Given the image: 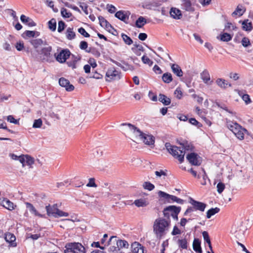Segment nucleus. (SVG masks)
<instances>
[{
	"label": "nucleus",
	"mask_w": 253,
	"mask_h": 253,
	"mask_svg": "<svg viewBox=\"0 0 253 253\" xmlns=\"http://www.w3.org/2000/svg\"><path fill=\"white\" fill-rule=\"evenodd\" d=\"M225 28L226 29H232L233 30H236L237 29V27L233 25L231 23L228 22L225 26Z\"/></svg>",
	"instance_id": "obj_63"
},
{
	"label": "nucleus",
	"mask_w": 253,
	"mask_h": 253,
	"mask_svg": "<svg viewBox=\"0 0 253 253\" xmlns=\"http://www.w3.org/2000/svg\"><path fill=\"white\" fill-rule=\"evenodd\" d=\"M247 131V129L242 127V129L238 130L235 135L240 140H243L244 138V132Z\"/></svg>",
	"instance_id": "obj_41"
},
{
	"label": "nucleus",
	"mask_w": 253,
	"mask_h": 253,
	"mask_svg": "<svg viewBox=\"0 0 253 253\" xmlns=\"http://www.w3.org/2000/svg\"><path fill=\"white\" fill-rule=\"evenodd\" d=\"M182 8L186 11H190L193 10L191 1L189 0H181Z\"/></svg>",
	"instance_id": "obj_26"
},
{
	"label": "nucleus",
	"mask_w": 253,
	"mask_h": 253,
	"mask_svg": "<svg viewBox=\"0 0 253 253\" xmlns=\"http://www.w3.org/2000/svg\"><path fill=\"white\" fill-rule=\"evenodd\" d=\"M86 186L93 187H97V185L95 183V179L94 178H90L89 179V182L87 184Z\"/></svg>",
	"instance_id": "obj_60"
},
{
	"label": "nucleus",
	"mask_w": 253,
	"mask_h": 253,
	"mask_svg": "<svg viewBox=\"0 0 253 253\" xmlns=\"http://www.w3.org/2000/svg\"><path fill=\"white\" fill-rule=\"evenodd\" d=\"M174 94L178 99H181L182 96V92L180 88H177L174 91Z\"/></svg>",
	"instance_id": "obj_62"
},
{
	"label": "nucleus",
	"mask_w": 253,
	"mask_h": 253,
	"mask_svg": "<svg viewBox=\"0 0 253 253\" xmlns=\"http://www.w3.org/2000/svg\"><path fill=\"white\" fill-rule=\"evenodd\" d=\"M45 209L47 211V214L48 216H52L54 217V215L57 209V204H54L52 206H46L45 207Z\"/></svg>",
	"instance_id": "obj_21"
},
{
	"label": "nucleus",
	"mask_w": 253,
	"mask_h": 253,
	"mask_svg": "<svg viewBox=\"0 0 253 253\" xmlns=\"http://www.w3.org/2000/svg\"><path fill=\"white\" fill-rule=\"evenodd\" d=\"M147 23L146 19L140 16L135 22L136 27L139 28H142Z\"/></svg>",
	"instance_id": "obj_35"
},
{
	"label": "nucleus",
	"mask_w": 253,
	"mask_h": 253,
	"mask_svg": "<svg viewBox=\"0 0 253 253\" xmlns=\"http://www.w3.org/2000/svg\"><path fill=\"white\" fill-rule=\"evenodd\" d=\"M158 194L160 197L163 198L165 199L167 203H171L172 202H176L180 204H183L184 203L183 200L175 196L167 194L165 192L159 191Z\"/></svg>",
	"instance_id": "obj_6"
},
{
	"label": "nucleus",
	"mask_w": 253,
	"mask_h": 253,
	"mask_svg": "<svg viewBox=\"0 0 253 253\" xmlns=\"http://www.w3.org/2000/svg\"><path fill=\"white\" fill-rule=\"evenodd\" d=\"M100 25L101 27H104L106 26L108 21L102 16H99L98 17Z\"/></svg>",
	"instance_id": "obj_54"
},
{
	"label": "nucleus",
	"mask_w": 253,
	"mask_h": 253,
	"mask_svg": "<svg viewBox=\"0 0 253 253\" xmlns=\"http://www.w3.org/2000/svg\"><path fill=\"white\" fill-rule=\"evenodd\" d=\"M239 125L238 123L236 122H233L230 121H227L226 122V126L227 127L233 132L234 129L236 128V126L235 125Z\"/></svg>",
	"instance_id": "obj_43"
},
{
	"label": "nucleus",
	"mask_w": 253,
	"mask_h": 253,
	"mask_svg": "<svg viewBox=\"0 0 253 253\" xmlns=\"http://www.w3.org/2000/svg\"><path fill=\"white\" fill-rule=\"evenodd\" d=\"M66 37L69 40H72L75 39L76 34L73 31V28L69 27L66 30Z\"/></svg>",
	"instance_id": "obj_27"
},
{
	"label": "nucleus",
	"mask_w": 253,
	"mask_h": 253,
	"mask_svg": "<svg viewBox=\"0 0 253 253\" xmlns=\"http://www.w3.org/2000/svg\"><path fill=\"white\" fill-rule=\"evenodd\" d=\"M170 220L163 217L157 218L153 224V232L157 238L161 239L165 237L169 231Z\"/></svg>",
	"instance_id": "obj_1"
},
{
	"label": "nucleus",
	"mask_w": 253,
	"mask_h": 253,
	"mask_svg": "<svg viewBox=\"0 0 253 253\" xmlns=\"http://www.w3.org/2000/svg\"><path fill=\"white\" fill-rule=\"evenodd\" d=\"M112 243L116 244V245L118 246L119 250L123 248L127 249L129 246V244L126 241L124 240H117L116 236L111 237L107 245H111Z\"/></svg>",
	"instance_id": "obj_7"
},
{
	"label": "nucleus",
	"mask_w": 253,
	"mask_h": 253,
	"mask_svg": "<svg viewBox=\"0 0 253 253\" xmlns=\"http://www.w3.org/2000/svg\"><path fill=\"white\" fill-rule=\"evenodd\" d=\"M61 14L64 18H70L72 16V13L68 11V10L65 8H62L61 9Z\"/></svg>",
	"instance_id": "obj_47"
},
{
	"label": "nucleus",
	"mask_w": 253,
	"mask_h": 253,
	"mask_svg": "<svg viewBox=\"0 0 253 253\" xmlns=\"http://www.w3.org/2000/svg\"><path fill=\"white\" fill-rule=\"evenodd\" d=\"M121 126H126L127 130L132 132L136 137L139 138L145 144L150 145L154 144V137L152 135L144 133L135 126L129 123H123Z\"/></svg>",
	"instance_id": "obj_2"
},
{
	"label": "nucleus",
	"mask_w": 253,
	"mask_h": 253,
	"mask_svg": "<svg viewBox=\"0 0 253 253\" xmlns=\"http://www.w3.org/2000/svg\"><path fill=\"white\" fill-rule=\"evenodd\" d=\"M65 253H85V248L80 243H70L66 245Z\"/></svg>",
	"instance_id": "obj_4"
},
{
	"label": "nucleus",
	"mask_w": 253,
	"mask_h": 253,
	"mask_svg": "<svg viewBox=\"0 0 253 253\" xmlns=\"http://www.w3.org/2000/svg\"><path fill=\"white\" fill-rule=\"evenodd\" d=\"M242 44L244 47H248L251 44L250 41L248 38L244 37L242 40Z\"/></svg>",
	"instance_id": "obj_55"
},
{
	"label": "nucleus",
	"mask_w": 253,
	"mask_h": 253,
	"mask_svg": "<svg viewBox=\"0 0 253 253\" xmlns=\"http://www.w3.org/2000/svg\"><path fill=\"white\" fill-rule=\"evenodd\" d=\"M242 221L237 222L234 223L231 227V234L233 235L237 239L242 238L245 232Z\"/></svg>",
	"instance_id": "obj_5"
},
{
	"label": "nucleus",
	"mask_w": 253,
	"mask_h": 253,
	"mask_svg": "<svg viewBox=\"0 0 253 253\" xmlns=\"http://www.w3.org/2000/svg\"><path fill=\"white\" fill-rule=\"evenodd\" d=\"M26 208L29 210V211L32 213L34 214L36 216L42 217V215L40 214L32 204L30 203H25Z\"/></svg>",
	"instance_id": "obj_31"
},
{
	"label": "nucleus",
	"mask_w": 253,
	"mask_h": 253,
	"mask_svg": "<svg viewBox=\"0 0 253 253\" xmlns=\"http://www.w3.org/2000/svg\"><path fill=\"white\" fill-rule=\"evenodd\" d=\"M42 47L41 50V54L42 55V61L50 62L52 59L51 51L52 48L51 46L48 45Z\"/></svg>",
	"instance_id": "obj_8"
},
{
	"label": "nucleus",
	"mask_w": 253,
	"mask_h": 253,
	"mask_svg": "<svg viewBox=\"0 0 253 253\" xmlns=\"http://www.w3.org/2000/svg\"><path fill=\"white\" fill-rule=\"evenodd\" d=\"M238 94L242 97L246 104H249L251 102L250 96L247 94H245L243 90L238 91Z\"/></svg>",
	"instance_id": "obj_33"
},
{
	"label": "nucleus",
	"mask_w": 253,
	"mask_h": 253,
	"mask_svg": "<svg viewBox=\"0 0 253 253\" xmlns=\"http://www.w3.org/2000/svg\"><path fill=\"white\" fill-rule=\"evenodd\" d=\"M220 211L219 208L216 207L209 210L207 212L206 217L207 218H210L212 216L218 213Z\"/></svg>",
	"instance_id": "obj_36"
},
{
	"label": "nucleus",
	"mask_w": 253,
	"mask_h": 253,
	"mask_svg": "<svg viewBox=\"0 0 253 253\" xmlns=\"http://www.w3.org/2000/svg\"><path fill=\"white\" fill-rule=\"evenodd\" d=\"M190 203L193 206L194 210L204 211L207 207V204L196 201L192 198L190 199Z\"/></svg>",
	"instance_id": "obj_11"
},
{
	"label": "nucleus",
	"mask_w": 253,
	"mask_h": 253,
	"mask_svg": "<svg viewBox=\"0 0 253 253\" xmlns=\"http://www.w3.org/2000/svg\"><path fill=\"white\" fill-rule=\"evenodd\" d=\"M202 235H203L204 241L208 243L211 251H212L211 244L210 238V237H209L208 232L205 231H203L202 232Z\"/></svg>",
	"instance_id": "obj_39"
},
{
	"label": "nucleus",
	"mask_w": 253,
	"mask_h": 253,
	"mask_svg": "<svg viewBox=\"0 0 253 253\" xmlns=\"http://www.w3.org/2000/svg\"><path fill=\"white\" fill-rule=\"evenodd\" d=\"M159 100L165 105H169L170 104V99L164 94H160Z\"/></svg>",
	"instance_id": "obj_29"
},
{
	"label": "nucleus",
	"mask_w": 253,
	"mask_h": 253,
	"mask_svg": "<svg viewBox=\"0 0 253 253\" xmlns=\"http://www.w3.org/2000/svg\"><path fill=\"white\" fill-rule=\"evenodd\" d=\"M242 28L244 30L246 31H252L253 29L252 22H249L248 19L244 20L242 22Z\"/></svg>",
	"instance_id": "obj_32"
},
{
	"label": "nucleus",
	"mask_w": 253,
	"mask_h": 253,
	"mask_svg": "<svg viewBox=\"0 0 253 253\" xmlns=\"http://www.w3.org/2000/svg\"><path fill=\"white\" fill-rule=\"evenodd\" d=\"M216 188L217 192L221 194L225 189V185L222 182H219L217 184Z\"/></svg>",
	"instance_id": "obj_51"
},
{
	"label": "nucleus",
	"mask_w": 253,
	"mask_h": 253,
	"mask_svg": "<svg viewBox=\"0 0 253 253\" xmlns=\"http://www.w3.org/2000/svg\"><path fill=\"white\" fill-rule=\"evenodd\" d=\"M88 47V43L85 41H82L80 42V47L81 49L85 50L86 51H88L86 49Z\"/></svg>",
	"instance_id": "obj_61"
},
{
	"label": "nucleus",
	"mask_w": 253,
	"mask_h": 253,
	"mask_svg": "<svg viewBox=\"0 0 253 253\" xmlns=\"http://www.w3.org/2000/svg\"><path fill=\"white\" fill-rule=\"evenodd\" d=\"M162 80L165 83L169 84L172 81L171 74L168 72L164 73L162 76Z\"/></svg>",
	"instance_id": "obj_37"
},
{
	"label": "nucleus",
	"mask_w": 253,
	"mask_h": 253,
	"mask_svg": "<svg viewBox=\"0 0 253 253\" xmlns=\"http://www.w3.org/2000/svg\"><path fill=\"white\" fill-rule=\"evenodd\" d=\"M176 208L177 209H179L180 211H181V208L180 207H176L175 206H169L167 207V210H169V212H170V215L172 216V215H174L175 212L174 211H175L176 210Z\"/></svg>",
	"instance_id": "obj_48"
},
{
	"label": "nucleus",
	"mask_w": 253,
	"mask_h": 253,
	"mask_svg": "<svg viewBox=\"0 0 253 253\" xmlns=\"http://www.w3.org/2000/svg\"><path fill=\"white\" fill-rule=\"evenodd\" d=\"M216 83L220 87L222 88H226L228 85L229 86H231L230 84H228L224 79L218 78L216 80Z\"/></svg>",
	"instance_id": "obj_28"
},
{
	"label": "nucleus",
	"mask_w": 253,
	"mask_h": 253,
	"mask_svg": "<svg viewBox=\"0 0 253 253\" xmlns=\"http://www.w3.org/2000/svg\"><path fill=\"white\" fill-rule=\"evenodd\" d=\"M169 13L170 16L175 19H180L182 17L181 11L175 7H172L170 9Z\"/></svg>",
	"instance_id": "obj_16"
},
{
	"label": "nucleus",
	"mask_w": 253,
	"mask_h": 253,
	"mask_svg": "<svg viewBox=\"0 0 253 253\" xmlns=\"http://www.w3.org/2000/svg\"><path fill=\"white\" fill-rule=\"evenodd\" d=\"M171 68L173 73L177 77H181L183 76V72L179 65L175 64H172Z\"/></svg>",
	"instance_id": "obj_22"
},
{
	"label": "nucleus",
	"mask_w": 253,
	"mask_h": 253,
	"mask_svg": "<svg viewBox=\"0 0 253 253\" xmlns=\"http://www.w3.org/2000/svg\"><path fill=\"white\" fill-rule=\"evenodd\" d=\"M25 160H26L25 165L26 164L30 166L33 165L34 163V159L28 155H26V158H25Z\"/></svg>",
	"instance_id": "obj_49"
},
{
	"label": "nucleus",
	"mask_w": 253,
	"mask_h": 253,
	"mask_svg": "<svg viewBox=\"0 0 253 253\" xmlns=\"http://www.w3.org/2000/svg\"><path fill=\"white\" fill-rule=\"evenodd\" d=\"M115 16L124 22H126V20L128 19L127 12L124 11H117L115 14Z\"/></svg>",
	"instance_id": "obj_20"
},
{
	"label": "nucleus",
	"mask_w": 253,
	"mask_h": 253,
	"mask_svg": "<svg viewBox=\"0 0 253 253\" xmlns=\"http://www.w3.org/2000/svg\"><path fill=\"white\" fill-rule=\"evenodd\" d=\"M59 84L60 86L65 87L68 91H71L74 89V86L70 84V82L68 80L64 78H61L59 79Z\"/></svg>",
	"instance_id": "obj_13"
},
{
	"label": "nucleus",
	"mask_w": 253,
	"mask_h": 253,
	"mask_svg": "<svg viewBox=\"0 0 253 253\" xmlns=\"http://www.w3.org/2000/svg\"><path fill=\"white\" fill-rule=\"evenodd\" d=\"M68 215H69V213L68 212L63 211L59 210L57 208L56 211L54 215V217L58 218L59 217H62V216L66 217V216H68Z\"/></svg>",
	"instance_id": "obj_42"
},
{
	"label": "nucleus",
	"mask_w": 253,
	"mask_h": 253,
	"mask_svg": "<svg viewBox=\"0 0 253 253\" xmlns=\"http://www.w3.org/2000/svg\"><path fill=\"white\" fill-rule=\"evenodd\" d=\"M232 36L228 33H224L220 36V40L223 42H229L231 40Z\"/></svg>",
	"instance_id": "obj_40"
},
{
	"label": "nucleus",
	"mask_w": 253,
	"mask_h": 253,
	"mask_svg": "<svg viewBox=\"0 0 253 253\" xmlns=\"http://www.w3.org/2000/svg\"><path fill=\"white\" fill-rule=\"evenodd\" d=\"M65 24L63 21H59L58 22V29H57L58 32L59 33H61V32H62L65 28Z\"/></svg>",
	"instance_id": "obj_57"
},
{
	"label": "nucleus",
	"mask_w": 253,
	"mask_h": 253,
	"mask_svg": "<svg viewBox=\"0 0 253 253\" xmlns=\"http://www.w3.org/2000/svg\"><path fill=\"white\" fill-rule=\"evenodd\" d=\"M40 35V32L38 31L27 30L23 34L22 37L25 39L27 38H37L39 37Z\"/></svg>",
	"instance_id": "obj_18"
},
{
	"label": "nucleus",
	"mask_w": 253,
	"mask_h": 253,
	"mask_svg": "<svg viewBox=\"0 0 253 253\" xmlns=\"http://www.w3.org/2000/svg\"><path fill=\"white\" fill-rule=\"evenodd\" d=\"M122 38L125 42L127 45H130L132 43V40L131 39L125 34H122Z\"/></svg>",
	"instance_id": "obj_44"
},
{
	"label": "nucleus",
	"mask_w": 253,
	"mask_h": 253,
	"mask_svg": "<svg viewBox=\"0 0 253 253\" xmlns=\"http://www.w3.org/2000/svg\"><path fill=\"white\" fill-rule=\"evenodd\" d=\"M15 47L18 51H22L24 48V45L23 42H17L15 45Z\"/></svg>",
	"instance_id": "obj_58"
},
{
	"label": "nucleus",
	"mask_w": 253,
	"mask_h": 253,
	"mask_svg": "<svg viewBox=\"0 0 253 253\" xmlns=\"http://www.w3.org/2000/svg\"><path fill=\"white\" fill-rule=\"evenodd\" d=\"M245 11V8L242 5L239 4L237 6L235 10L232 13V16L234 17L238 15L239 16H241L243 15Z\"/></svg>",
	"instance_id": "obj_24"
},
{
	"label": "nucleus",
	"mask_w": 253,
	"mask_h": 253,
	"mask_svg": "<svg viewBox=\"0 0 253 253\" xmlns=\"http://www.w3.org/2000/svg\"><path fill=\"white\" fill-rule=\"evenodd\" d=\"M70 55V52L68 49H63L57 55L56 59L59 62L64 63Z\"/></svg>",
	"instance_id": "obj_12"
},
{
	"label": "nucleus",
	"mask_w": 253,
	"mask_h": 253,
	"mask_svg": "<svg viewBox=\"0 0 253 253\" xmlns=\"http://www.w3.org/2000/svg\"><path fill=\"white\" fill-rule=\"evenodd\" d=\"M2 205L6 209L10 211L14 210L15 208L14 207H16V206L14 205L12 202L7 199L3 200Z\"/></svg>",
	"instance_id": "obj_30"
},
{
	"label": "nucleus",
	"mask_w": 253,
	"mask_h": 253,
	"mask_svg": "<svg viewBox=\"0 0 253 253\" xmlns=\"http://www.w3.org/2000/svg\"><path fill=\"white\" fill-rule=\"evenodd\" d=\"M20 20L22 22L26 24L29 27H34L36 25V23L32 19L23 14L21 15Z\"/></svg>",
	"instance_id": "obj_17"
},
{
	"label": "nucleus",
	"mask_w": 253,
	"mask_h": 253,
	"mask_svg": "<svg viewBox=\"0 0 253 253\" xmlns=\"http://www.w3.org/2000/svg\"><path fill=\"white\" fill-rule=\"evenodd\" d=\"M165 147L168 151L177 159L180 163L183 162L185 155V151H183V148L172 145L169 142L166 143Z\"/></svg>",
	"instance_id": "obj_3"
},
{
	"label": "nucleus",
	"mask_w": 253,
	"mask_h": 253,
	"mask_svg": "<svg viewBox=\"0 0 253 253\" xmlns=\"http://www.w3.org/2000/svg\"><path fill=\"white\" fill-rule=\"evenodd\" d=\"M110 253H119V249L118 246H111L108 250Z\"/></svg>",
	"instance_id": "obj_52"
},
{
	"label": "nucleus",
	"mask_w": 253,
	"mask_h": 253,
	"mask_svg": "<svg viewBox=\"0 0 253 253\" xmlns=\"http://www.w3.org/2000/svg\"><path fill=\"white\" fill-rule=\"evenodd\" d=\"M189 122L190 124L195 126L200 127L202 126V125L198 122L195 118H191L189 119Z\"/></svg>",
	"instance_id": "obj_56"
},
{
	"label": "nucleus",
	"mask_w": 253,
	"mask_h": 253,
	"mask_svg": "<svg viewBox=\"0 0 253 253\" xmlns=\"http://www.w3.org/2000/svg\"><path fill=\"white\" fill-rule=\"evenodd\" d=\"M179 248L182 249H187V241L186 239H178L177 241Z\"/></svg>",
	"instance_id": "obj_38"
},
{
	"label": "nucleus",
	"mask_w": 253,
	"mask_h": 253,
	"mask_svg": "<svg viewBox=\"0 0 253 253\" xmlns=\"http://www.w3.org/2000/svg\"><path fill=\"white\" fill-rule=\"evenodd\" d=\"M201 78L203 82L208 84H211L212 81L211 80V77L209 72L207 70H204L200 74Z\"/></svg>",
	"instance_id": "obj_14"
},
{
	"label": "nucleus",
	"mask_w": 253,
	"mask_h": 253,
	"mask_svg": "<svg viewBox=\"0 0 253 253\" xmlns=\"http://www.w3.org/2000/svg\"><path fill=\"white\" fill-rule=\"evenodd\" d=\"M5 241L9 243L11 246L15 247L16 246V243L15 242L16 238L15 236L10 233H7L5 236Z\"/></svg>",
	"instance_id": "obj_15"
},
{
	"label": "nucleus",
	"mask_w": 253,
	"mask_h": 253,
	"mask_svg": "<svg viewBox=\"0 0 253 253\" xmlns=\"http://www.w3.org/2000/svg\"><path fill=\"white\" fill-rule=\"evenodd\" d=\"M48 28L52 31H54L56 28V23L54 19H52L48 22Z\"/></svg>",
	"instance_id": "obj_45"
},
{
	"label": "nucleus",
	"mask_w": 253,
	"mask_h": 253,
	"mask_svg": "<svg viewBox=\"0 0 253 253\" xmlns=\"http://www.w3.org/2000/svg\"><path fill=\"white\" fill-rule=\"evenodd\" d=\"M114 63L117 66L120 67L124 71L127 70H132L133 67L132 66L128 65V64L123 63V64L118 62L117 61H114Z\"/></svg>",
	"instance_id": "obj_34"
},
{
	"label": "nucleus",
	"mask_w": 253,
	"mask_h": 253,
	"mask_svg": "<svg viewBox=\"0 0 253 253\" xmlns=\"http://www.w3.org/2000/svg\"><path fill=\"white\" fill-rule=\"evenodd\" d=\"M133 204L137 207H144L149 204V202L146 199L141 198L135 200Z\"/></svg>",
	"instance_id": "obj_25"
},
{
	"label": "nucleus",
	"mask_w": 253,
	"mask_h": 253,
	"mask_svg": "<svg viewBox=\"0 0 253 253\" xmlns=\"http://www.w3.org/2000/svg\"><path fill=\"white\" fill-rule=\"evenodd\" d=\"M30 42L35 48H37L40 46H41L42 44H43L45 45H47V42L46 41H43L41 39H36L31 40L30 41Z\"/></svg>",
	"instance_id": "obj_19"
},
{
	"label": "nucleus",
	"mask_w": 253,
	"mask_h": 253,
	"mask_svg": "<svg viewBox=\"0 0 253 253\" xmlns=\"http://www.w3.org/2000/svg\"><path fill=\"white\" fill-rule=\"evenodd\" d=\"M193 250L197 253H202V250L201 247V242L198 239H194L193 243Z\"/></svg>",
	"instance_id": "obj_23"
},
{
	"label": "nucleus",
	"mask_w": 253,
	"mask_h": 253,
	"mask_svg": "<svg viewBox=\"0 0 253 253\" xmlns=\"http://www.w3.org/2000/svg\"><path fill=\"white\" fill-rule=\"evenodd\" d=\"M0 128H2V129H6L9 132H13L10 129L7 128V127L6 126V123L4 121H3L2 120H0Z\"/></svg>",
	"instance_id": "obj_59"
},
{
	"label": "nucleus",
	"mask_w": 253,
	"mask_h": 253,
	"mask_svg": "<svg viewBox=\"0 0 253 253\" xmlns=\"http://www.w3.org/2000/svg\"><path fill=\"white\" fill-rule=\"evenodd\" d=\"M106 80L111 82L112 80H118L121 78L120 73L114 68L108 69L106 73Z\"/></svg>",
	"instance_id": "obj_9"
},
{
	"label": "nucleus",
	"mask_w": 253,
	"mask_h": 253,
	"mask_svg": "<svg viewBox=\"0 0 253 253\" xmlns=\"http://www.w3.org/2000/svg\"><path fill=\"white\" fill-rule=\"evenodd\" d=\"M186 158L192 165L200 166L202 163L201 158L195 153L188 154L186 156Z\"/></svg>",
	"instance_id": "obj_10"
},
{
	"label": "nucleus",
	"mask_w": 253,
	"mask_h": 253,
	"mask_svg": "<svg viewBox=\"0 0 253 253\" xmlns=\"http://www.w3.org/2000/svg\"><path fill=\"white\" fill-rule=\"evenodd\" d=\"M153 70L156 74H161L162 73V70L157 65H155L153 67Z\"/></svg>",
	"instance_id": "obj_64"
},
{
	"label": "nucleus",
	"mask_w": 253,
	"mask_h": 253,
	"mask_svg": "<svg viewBox=\"0 0 253 253\" xmlns=\"http://www.w3.org/2000/svg\"><path fill=\"white\" fill-rule=\"evenodd\" d=\"M78 32L84 37L88 38L90 37L89 34L83 27H81L78 29Z\"/></svg>",
	"instance_id": "obj_53"
},
{
	"label": "nucleus",
	"mask_w": 253,
	"mask_h": 253,
	"mask_svg": "<svg viewBox=\"0 0 253 253\" xmlns=\"http://www.w3.org/2000/svg\"><path fill=\"white\" fill-rule=\"evenodd\" d=\"M42 124V121L41 119L35 120L33 125L34 128H40Z\"/></svg>",
	"instance_id": "obj_50"
},
{
	"label": "nucleus",
	"mask_w": 253,
	"mask_h": 253,
	"mask_svg": "<svg viewBox=\"0 0 253 253\" xmlns=\"http://www.w3.org/2000/svg\"><path fill=\"white\" fill-rule=\"evenodd\" d=\"M142 186L144 189L149 191H151L155 188V186L149 182H144Z\"/></svg>",
	"instance_id": "obj_46"
}]
</instances>
